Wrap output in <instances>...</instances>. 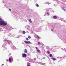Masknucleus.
<instances>
[{"instance_id": "9", "label": "nucleus", "mask_w": 66, "mask_h": 66, "mask_svg": "<svg viewBox=\"0 0 66 66\" xmlns=\"http://www.w3.org/2000/svg\"><path fill=\"white\" fill-rule=\"evenodd\" d=\"M52 59H53L54 61H55L56 60V59H55V58H54V57L52 58Z\"/></svg>"}, {"instance_id": "21", "label": "nucleus", "mask_w": 66, "mask_h": 66, "mask_svg": "<svg viewBox=\"0 0 66 66\" xmlns=\"http://www.w3.org/2000/svg\"><path fill=\"white\" fill-rule=\"evenodd\" d=\"M9 10L10 11H12V10L11 9H9Z\"/></svg>"}, {"instance_id": "25", "label": "nucleus", "mask_w": 66, "mask_h": 66, "mask_svg": "<svg viewBox=\"0 0 66 66\" xmlns=\"http://www.w3.org/2000/svg\"><path fill=\"white\" fill-rule=\"evenodd\" d=\"M51 30H52V31H53V29H52Z\"/></svg>"}, {"instance_id": "5", "label": "nucleus", "mask_w": 66, "mask_h": 66, "mask_svg": "<svg viewBox=\"0 0 66 66\" xmlns=\"http://www.w3.org/2000/svg\"><path fill=\"white\" fill-rule=\"evenodd\" d=\"M7 23H5V22H4V24H3V26H6V25H7Z\"/></svg>"}, {"instance_id": "3", "label": "nucleus", "mask_w": 66, "mask_h": 66, "mask_svg": "<svg viewBox=\"0 0 66 66\" xmlns=\"http://www.w3.org/2000/svg\"><path fill=\"white\" fill-rule=\"evenodd\" d=\"M24 43H26V44H31V42L30 41H24Z\"/></svg>"}, {"instance_id": "19", "label": "nucleus", "mask_w": 66, "mask_h": 66, "mask_svg": "<svg viewBox=\"0 0 66 66\" xmlns=\"http://www.w3.org/2000/svg\"><path fill=\"white\" fill-rule=\"evenodd\" d=\"M47 14H48V15H49V13L48 12L47 13Z\"/></svg>"}, {"instance_id": "20", "label": "nucleus", "mask_w": 66, "mask_h": 66, "mask_svg": "<svg viewBox=\"0 0 66 66\" xmlns=\"http://www.w3.org/2000/svg\"><path fill=\"white\" fill-rule=\"evenodd\" d=\"M26 40H29V39H28V38H27Z\"/></svg>"}, {"instance_id": "12", "label": "nucleus", "mask_w": 66, "mask_h": 66, "mask_svg": "<svg viewBox=\"0 0 66 66\" xmlns=\"http://www.w3.org/2000/svg\"><path fill=\"white\" fill-rule=\"evenodd\" d=\"M23 34H26V31H23Z\"/></svg>"}, {"instance_id": "14", "label": "nucleus", "mask_w": 66, "mask_h": 66, "mask_svg": "<svg viewBox=\"0 0 66 66\" xmlns=\"http://www.w3.org/2000/svg\"><path fill=\"white\" fill-rule=\"evenodd\" d=\"M29 22H30L31 23H32V21H31V19H30L29 20Z\"/></svg>"}, {"instance_id": "6", "label": "nucleus", "mask_w": 66, "mask_h": 66, "mask_svg": "<svg viewBox=\"0 0 66 66\" xmlns=\"http://www.w3.org/2000/svg\"><path fill=\"white\" fill-rule=\"evenodd\" d=\"M53 18L54 19H56L57 18V17L55 15L54 16H53Z\"/></svg>"}, {"instance_id": "15", "label": "nucleus", "mask_w": 66, "mask_h": 66, "mask_svg": "<svg viewBox=\"0 0 66 66\" xmlns=\"http://www.w3.org/2000/svg\"><path fill=\"white\" fill-rule=\"evenodd\" d=\"M52 54H50V57H52Z\"/></svg>"}, {"instance_id": "16", "label": "nucleus", "mask_w": 66, "mask_h": 66, "mask_svg": "<svg viewBox=\"0 0 66 66\" xmlns=\"http://www.w3.org/2000/svg\"><path fill=\"white\" fill-rule=\"evenodd\" d=\"M28 38H29L30 39V38H31V36H28Z\"/></svg>"}, {"instance_id": "7", "label": "nucleus", "mask_w": 66, "mask_h": 66, "mask_svg": "<svg viewBox=\"0 0 66 66\" xmlns=\"http://www.w3.org/2000/svg\"><path fill=\"white\" fill-rule=\"evenodd\" d=\"M24 52L25 53H27L28 52V51L26 49H25V50L24 51Z\"/></svg>"}, {"instance_id": "1", "label": "nucleus", "mask_w": 66, "mask_h": 66, "mask_svg": "<svg viewBox=\"0 0 66 66\" xmlns=\"http://www.w3.org/2000/svg\"><path fill=\"white\" fill-rule=\"evenodd\" d=\"M4 22L3 21L2 19H0V25L2 26L3 25V24L4 23Z\"/></svg>"}, {"instance_id": "4", "label": "nucleus", "mask_w": 66, "mask_h": 66, "mask_svg": "<svg viewBox=\"0 0 66 66\" xmlns=\"http://www.w3.org/2000/svg\"><path fill=\"white\" fill-rule=\"evenodd\" d=\"M9 62H12V59L10 57L9 58Z\"/></svg>"}, {"instance_id": "2", "label": "nucleus", "mask_w": 66, "mask_h": 66, "mask_svg": "<svg viewBox=\"0 0 66 66\" xmlns=\"http://www.w3.org/2000/svg\"><path fill=\"white\" fill-rule=\"evenodd\" d=\"M27 54L25 53H23L22 55V57H27Z\"/></svg>"}, {"instance_id": "13", "label": "nucleus", "mask_w": 66, "mask_h": 66, "mask_svg": "<svg viewBox=\"0 0 66 66\" xmlns=\"http://www.w3.org/2000/svg\"><path fill=\"white\" fill-rule=\"evenodd\" d=\"M47 52L48 54H50V51H47Z\"/></svg>"}, {"instance_id": "17", "label": "nucleus", "mask_w": 66, "mask_h": 66, "mask_svg": "<svg viewBox=\"0 0 66 66\" xmlns=\"http://www.w3.org/2000/svg\"><path fill=\"white\" fill-rule=\"evenodd\" d=\"M36 36L38 38V39H39V36H38V35H37Z\"/></svg>"}, {"instance_id": "8", "label": "nucleus", "mask_w": 66, "mask_h": 66, "mask_svg": "<svg viewBox=\"0 0 66 66\" xmlns=\"http://www.w3.org/2000/svg\"><path fill=\"white\" fill-rule=\"evenodd\" d=\"M37 51L38 52H39L40 53V50H39V49H37Z\"/></svg>"}, {"instance_id": "26", "label": "nucleus", "mask_w": 66, "mask_h": 66, "mask_svg": "<svg viewBox=\"0 0 66 66\" xmlns=\"http://www.w3.org/2000/svg\"><path fill=\"white\" fill-rule=\"evenodd\" d=\"M4 65V64H3L2 65V66H3V65Z\"/></svg>"}, {"instance_id": "10", "label": "nucleus", "mask_w": 66, "mask_h": 66, "mask_svg": "<svg viewBox=\"0 0 66 66\" xmlns=\"http://www.w3.org/2000/svg\"><path fill=\"white\" fill-rule=\"evenodd\" d=\"M8 43L9 45H10V43H11V42L10 41H8Z\"/></svg>"}, {"instance_id": "22", "label": "nucleus", "mask_w": 66, "mask_h": 66, "mask_svg": "<svg viewBox=\"0 0 66 66\" xmlns=\"http://www.w3.org/2000/svg\"><path fill=\"white\" fill-rule=\"evenodd\" d=\"M27 66H30V65H29V64H28V65H27Z\"/></svg>"}, {"instance_id": "11", "label": "nucleus", "mask_w": 66, "mask_h": 66, "mask_svg": "<svg viewBox=\"0 0 66 66\" xmlns=\"http://www.w3.org/2000/svg\"><path fill=\"white\" fill-rule=\"evenodd\" d=\"M36 6H37V7H38V6H39V5H38V4H36Z\"/></svg>"}, {"instance_id": "23", "label": "nucleus", "mask_w": 66, "mask_h": 66, "mask_svg": "<svg viewBox=\"0 0 66 66\" xmlns=\"http://www.w3.org/2000/svg\"><path fill=\"white\" fill-rule=\"evenodd\" d=\"M36 49H38V48H37V47H36Z\"/></svg>"}, {"instance_id": "24", "label": "nucleus", "mask_w": 66, "mask_h": 66, "mask_svg": "<svg viewBox=\"0 0 66 66\" xmlns=\"http://www.w3.org/2000/svg\"><path fill=\"white\" fill-rule=\"evenodd\" d=\"M7 62H8V61H9V60H7Z\"/></svg>"}, {"instance_id": "27", "label": "nucleus", "mask_w": 66, "mask_h": 66, "mask_svg": "<svg viewBox=\"0 0 66 66\" xmlns=\"http://www.w3.org/2000/svg\"><path fill=\"white\" fill-rule=\"evenodd\" d=\"M29 63V64H30V63Z\"/></svg>"}, {"instance_id": "18", "label": "nucleus", "mask_w": 66, "mask_h": 66, "mask_svg": "<svg viewBox=\"0 0 66 66\" xmlns=\"http://www.w3.org/2000/svg\"><path fill=\"white\" fill-rule=\"evenodd\" d=\"M38 44H40V42H38Z\"/></svg>"}]
</instances>
